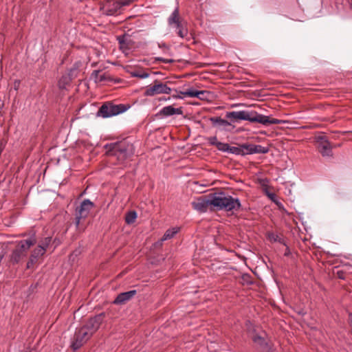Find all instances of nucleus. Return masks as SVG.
<instances>
[{
	"instance_id": "34",
	"label": "nucleus",
	"mask_w": 352,
	"mask_h": 352,
	"mask_svg": "<svg viewBox=\"0 0 352 352\" xmlns=\"http://www.w3.org/2000/svg\"><path fill=\"white\" fill-rule=\"evenodd\" d=\"M253 341L260 345L263 344V343L265 342V340H263V338L259 336H255L253 338Z\"/></svg>"
},
{
	"instance_id": "12",
	"label": "nucleus",
	"mask_w": 352,
	"mask_h": 352,
	"mask_svg": "<svg viewBox=\"0 0 352 352\" xmlns=\"http://www.w3.org/2000/svg\"><path fill=\"white\" fill-rule=\"evenodd\" d=\"M242 148L245 149L246 154L253 153H267L269 148L261 145L256 144H243Z\"/></svg>"
},
{
	"instance_id": "9",
	"label": "nucleus",
	"mask_w": 352,
	"mask_h": 352,
	"mask_svg": "<svg viewBox=\"0 0 352 352\" xmlns=\"http://www.w3.org/2000/svg\"><path fill=\"white\" fill-rule=\"evenodd\" d=\"M113 151L118 158H126L133 153V146L126 142H121L113 146Z\"/></svg>"
},
{
	"instance_id": "38",
	"label": "nucleus",
	"mask_w": 352,
	"mask_h": 352,
	"mask_svg": "<svg viewBox=\"0 0 352 352\" xmlns=\"http://www.w3.org/2000/svg\"><path fill=\"white\" fill-rule=\"evenodd\" d=\"M98 74H99V71H94V72H93V74H95V75H96V76Z\"/></svg>"
},
{
	"instance_id": "31",
	"label": "nucleus",
	"mask_w": 352,
	"mask_h": 352,
	"mask_svg": "<svg viewBox=\"0 0 352 352\" xmlns=\"http://www.w3.org/2000/svg\"><path fill=\"white\" fill-rule=\"evenodd\" d=\"M229 146L230 145L227 143H223V142H219L217 148H218L219 151L228 153Z\"/></svg>"
},
{
	"instance_id": "1",
	"label": "nucleus",
	"mask_w": 352,
	"mask_h": 352,
	"mask_svg": "<svg viewBox=\"0 0 352 352\" xmlns=\"http://www.w3.org/2000/svg\"><path fill=\"white\" fill-rule=\"evenodd\" d=\"M212 206L219 210L233 211L239 210L241 201L225 192H217L211 194Z\"/></svg>"
},
{
	"instance_id": "13",
	"label": "nucleus",
	"mask_w": 352,
	"mask_h": 352,
	"mask_svg": "<svg viewBox=\"0 0 352 352\" xmlns=\"http://www.w3.org/2000/svg\"><path fill=\"white\" fill-rule=\"evenodd\" d=\"M183 113L182 108H175L171 105L163 107L158 113L162 117H168L173 115H182Z\"/></svg>"
},
{
	"instance_id": "3",
	"label": "nucleus",
	"mask_w": 352,
	"mask_h": 352,
	"mask_svg": "<svg viewBox=\"0 0 352 352\" xmlns=\"http://www.w3.org/2000/svg\"><path fill=\"white\" fill-rule=\"evenodd\" d=\"M129 107L123 104H115L111 102L103 104L97 112V116L104 118H110L125 112Z\"/></svg>"
},
{
	"instance_id": "40",
	"label": "nucleus",
	"mask_w": 352,
	"mask_h": 352,
	"mask_svg": "<svg viewBox=\"0 0 352 352\" xmlns=\"http://www.w3.org/2000/svg\"><path fill=\"white\" fill-rule=\"evenodd\" d=\"M119 43L121 45H122V41L120 38H119Z\"/></svg>"
},
{
	"instance_id": "10",
	"label": "nucleus",
	"mask_w": 352,
	"mask_h": 352,
	"mask_svg": "<svg viewBox=\"0 0 352 352\" xmlns=\"http://www.w3.org/2000/svg\"><path fill=\"white\" fill-rule=\"evenodd\" d=\"M191 204L193 208L199 212H206L208 210V207L212 206L211 194L210 195L209 198L201 196L195 199Z\"/></svg>"
},
{
	"instance_id": "43",
	"label": "nucleus",
	"mask_w": 352,
	"mask_h": 352,
	"mask_svg": "<svg viewBox=\"0 0 352 352\" xmlns=\"http://www.w3.org/2000/svg\"><path fill=\"white\" fill-rule=\"evenodd\" d=\"M274 194L270 195V197L271 198H272V197H274Z\"/></svg>"
},
{
	"instance_id": "32",
	"label": "nucleus",
	"mask_w": 352,
	"mask_h": 352,
	"mask_svg": "<svg viewBox=\"0 0 352 352\" xmlns=\"http://www.w3.org/2000/svg\"><path fill=\"white\" fill-rule=\"evenodd\" d=\"M77 74H78V66L74 65V67L69 69L67 76H69V77H71L72 79H73L74 78H75L77 76Z\"/></svg>"
},
{
	"instance_id": "7",
	"label": "nucleus",
	"mask_w": 352,
	"mask_h": 352,
	"mask_svg": "<svg viewBox=\"0 0 352 352\" xmlns=\"http://www.w3.org/2000/svg\"><path fill=\"white\" fill-rule=\"evenodd\" d=\"M315 142L318 150L323 157H331L333 155L332 146L326 136H316Z\"/></svg>"
},
{
	"instance_id": "5",
	"label": "nucleus",
	"mask_w": 352,
	"mask_h": 352,
	"mask_svg": "<svg viewBox=\"0 0 352 352\" xmlns=\"http://www.w3.org/2000/svg\"><path fill=\"white\" fill-rule=\"evenodd\" d=\"M91 337V332H89L87 328H80L78 329L74 336L71 347L74 351L80 349Z\"/></svg>"
},
{
	"instance_id": "23",
	"label": "nucleus",
	"mask_w": 352,
	"mask_h": 352,
	"mask_svg": "<svg viewBox=\"0 0 352 352\" xmlns=\"http://www.w3.org/2000/svg\"><path fill=\"white\" fill-rule=\"evenodd\" d=\"M45 253V249L38 245V246L32 252L30 256L38 261V259L44 255Z\"/></svg>"
},
{
	"instance_id": "18",
	"label": "nucleus",
	"mask_w": 352,
	"mask_h": 352,
	"mask_svg": "<svg viewBox=\"0 0 352 352\" xmlns=\"http://www.w3.org/2000/svg\"><path fill=\"white\" fill-rule=\"evenodd\" d=\"M287 122H288V121H287V120H278V119H276V118L270 119L268 116L260 113L258 123L267 126L270 124H284V123H287Z\"/></svg>"
},
{
	"instance_id": "36",
	"label": "nucleus",
	"mask_w": 352,
	"mask_h": 352,
	"mask_svg": "<svg viewBox=\"0 0 352 352\" xmlns=\"http://www.w3.org/2000/svg\"><path fill=\"white\" fill-rule=\"evenodd\" d=\"M156 60H159V61H162L165 63H171L173 62V59H166V58H157Z\"/></svg>"
},
{
	"instance_id": "27",
	"label": "nucleus",
	"mask_w": 352,
	"mask_h": 352,
	"mask_svg": "<svg viewBox=\"0 0 352 352\" xmlns=\"http://www.w3.org/2000/svg\"><path fill=\"white\" fill-rule=\"evenodd\" d=\"M267 237H268L269 240L272 242H279L280 243H283V239L280 236H279L278 234H276L274 232L268 233Z\"/></svg>"
},
{
	"instance_id": "21",
	"label": "nucleus",
	"mask_w": 352,
	"mask_h": 352,
	"mask_svg": "<svg viewBox=\"0 0 352 352\" xmlns=\"http://www.w3.org/2000/svg\"><path fill=\"white\" fill-rule=\"evenodd\" d=\"M180 21L179 8L177 7L168 18V23L169 26H173L174 23Z\"/></svg>"
},
{
	"instance_id": "24",
	"label": "nucleus",
	"mask_w": 352,
	"mask_h": 352,
	"mask_svg": "<svg viewBox=\"0 0 352 352\" xmlns=\"http://www.w3.org/2000/svg\"><path fill=\"white\" fill-rule=\"evenodd\" d=\"M137 218V213L135 211H130L126 213L125 221L127 224L133 223Z\"/></svg>"
},
{
	"instance_id": "28",
	"label": "nucleus",
	"mask_w": 352,
	"mask_h": 352,
	"mask_svg": "<svg viewBox=\"0 0 352 352\" xmlns=\"http://www.w3.org/2000/svg\"><path fill=\"white\" fill-rule=\"evenodd\" d=\"M244 148H242V146L241 147H236V146H229L228 151V153L235 154V155H240L243 153Z\"/></svg>"
},
{
	"instance_id": "41",
	"label": "nucleus",
	"mask_w": 352,
	"mask_h": 352,
	"mask_svg": "<svg viewBox=\"0 0 352 352\" xmlns=\"http://www.w3.org/2000/svg\"><path fill=\"white\" fill-rule=\"evenodd\" d=\"M103 79H104V78L102 76H100L99 80H100V81H102V80H103Z\"/></svg>"
},
{
	"instance_id": "16",
	"label": "nucleus",
	"mask_w": 352,
	"mask_h": 352,
	"mask_svg": "<svg viewBox=\"0 0 352 352\" xmlns=\"http://www.w3.org/2000/svg\"><path fill=\"white\" fill-rule=\"evenodd\" d=\"M135 294V290H131L121 293L116 297L113 302L117 305L123 304L133 298Z\"/></svg>"
},
{
	"instance_id": "8",
	"label": "nucleus",
	"mask_w": 352,
	"mask_h": 352,
	"mask_svg": "<svg viewBox=\"0 0 352 352\" xmlns=\"http://www.w3.org/2000/svg\"><path fill=\"white\" fill-rule=\"evenodd\" d=\"M94 207V204L89 199H85L80 204V206L76 210V224L78 226L80 219L86 218L91 208Z\"/></svg>"
},
{
	"instance_id": "14",
	"label": "nucleus",
	"mask_w": 352,
	"mask_h": 352,
	"mask_svg": "<svg viewBox=\"0 0 352 352\" xmlns=\"http://www.w3.org/2000/svg\"><path fill=\"white\" fill-rule=\"evenodd\" d=\"M212 124L214 126H218L221 129L223 130H230V128L231 127L233 129L234 126H232L230 122H229L228 120H224L220 117H213L210 119Z\"/></svg>"
},
{
	"instance_id": "39",
	"label": "nucleus",
	"mask_w": 352,
	"mask_h": 352,
	"mask_svg": "<svg viewBox=\"0 0 352 352\" xmlns=\"http://www.w3.org/2000/svg\"><path fill=\"white\" fill-rule=\"evenodd\" d=\"M204 96L205 95H199V97H197V98L202 100V99H204Z\"/></svg>"
},
{
	"instance_id": "30",
	"label": "nucleus",
	"mask_w": 352,
	"mask_h": 352,
	"mask_svg": "<svg viewBox=\"0 0 352 352\" xmlns=\"http://www.w3.org/2000/svg\"><path fill=\"white\" fill-rule=\"evenodd\" d=\"M226 118L233 120H239L238 111H230L226 113Z\"/></svg>"
},
{
	"instance_id": "11",
	"label": "nucleus",
	"mask_w": 352,
	"mask_h": 352,
	"mask_svg": "<svg viewBox=\"0 0 352 352\" xmlns=\"http://www.w3.org/2000/svg\"><path fill=\"white\" fill-rule=\"evenodd\" d=\"M260 113L256 111H238L239 120H247L250 122H258Z\"/></svg>"
},
{
	"instance_id": "15",
	"label": "nucleus",
	"mask_w": 352,
	"mask_h": 352,
	"mask_svg": "<svg viewBox=\"0 0 352 352\" xmlns=\"http://www.w3.org/2000/svg\"><path fill=\"white\" fill-rule=\"evenodd\" d=\"M102 317L98 315L94 318H91L86 325L83 326L82 328H87L89 332H91V336L93 333L99 328L100 324L101 323Z\"/></svg>"
},
{
	"instance_id": "26",
	"label": "nucleus",
	"mask_w": 352,
	"mask_h": 352,
	"mask_svg": "<svg viewBox=\"0 0 352 352\" xmlns=\"http://www.w3.org/2000/svg\"><path fill=\"white\" fill-rule=\"evenodd\" d=\"M72 79L67 75L63 76L58 81L59 87L63 89L65 85L69 84Z\"/></svg>"
},
{
	"instance_id": "17",
	"label": "nucleus",
	"mask_w": 352,
	"mask_h": 352,
	"mask_svg": "<svg viewBox=\"0 0 352 352\" xmlns=\"http://www.w3.org/2000/svg\"><path fill=\"white\" fill-rule=\"evenodd\" d=\"M179 94L182 96H173L175 98H180L182 99L184 97H190V98H197L199 97V95H205L206 94V91H198L196 89H194L192 88H190L186 91H180Z\"/></svg>"
},
{
	"instance_id": "35",
	"label": "nucleus",
	"mask_w": 352,
	"mask_h": 352,
	"mask_svg": "<svg viewBox=\"0 0 352 352\" xmlns=\"http://www.w3.org/2000/svg\"><path fill=\"white\" fill-rule=\"evenodd\" d=\"M36 262H37V260L30 256L29 261L27 263V268L32 267Z\"/></svg>"
},
{
	"instance_id": "19",
	"label": "nucleus",
	"mask_w": 352,
	"mask_h": 352,
	"mask_svg": "<svg viewBox=\"0 0 352 352\" xmlns=\"http://www.w3.org/2000/svg\"><path fill=\"white\" fill-rule=\"evenodd\" d=\"M172 27L175 29L177 34L180 38H184L188 36V29L185 23L182 21L174 23Z\"/></svg>"
},
{
	"instance_id": "6",
	"label": "nucleus",
	"mask_w": 352,
	"mask_h": 352,
	"mask_svg": "<svg viewBox=\"0 0 352 352\" xmlns=\"http://www.w3.org/2000/svg\"><path fill=\"white\" fill-rule=\"evenodd\" d=\"M171 91V88L168 87L166 83L155 80L154 85L146 89L144 96H153L157 94H170Z\"/></svg>"
},
{
	"instance_id": "44",
	"label": "nucleus",
	"mask_w": 352,
	"mask_h": 352,
	"mask_svg": "<svg viewBox=\"0 0 352 352\" xmlns=\"http://www.w3.org/2000/svg\"><path fill=\"white\" fill-rule=\"evenodd\" d=\"M240 104H234V107H237V106H239Z\"/></svg>"
},
{
	"instance_id": "20",
	"label": "nucleus",
	"mask_w": 352,
	"mask_h": 352,
	"mask_svg": "<svg viewBox=\"0 0 352 352\" xmlns=\"http://www.w3.org/2000/svg\"><path fill=\"white\" fill-rule=\"evenodd\" d=\"M172 27L175 29L177 34L180 38H184L188 36V29L185 23L182 21L174 23Z\"/></svg>"
},
{
	"instance_id": "29",
	"label": "nucleus",
	"mask_w": 352,
	"mask_h": 352,
	"mask_svg": "<svg viewBox=\"0 0 352 352\" xmlns=\"http://www.w3.org/2000/svg\"><path fill=\"white\" fill-rule=\"evenodd\" d=\"M133 77H137L139 78H146L149 76L148 73L144 71H135L131 73Z\"/></svg>"
},
{
	"instance_id": "25",
	"label": "nucleus",
	"mask_w": 352,
	"mask_h": 352,
	"mask_svg": "<svg viewBox=\"0 0 352 352\" xmlns=\"http://www.w3.org/2000/svg\"><path fill=\"white\" fill-rule=\"evenodd\" d=\"M52 243V238L51 236H47L41 240L38 245L43 247L45 249V252H46L47 249L49 248Z\"/></svg>"
},
{
	"instance_id": "22",
	"label": "nucleus",
	"mask_w": 352,
	"mask_h": 352,
	"mask_svg": "<svg viewBox=\"0 0 352 352\" xmlns=\"http://www.w3.org/2000/svg\"><path fill=\"white\" fill-rule=\"evenodd\" d=\"M179 230V228L175 227L166 231L162 238V241H166L172 239Z\"/></svg>"
},
{
	"instance_id": "37",
	"label": "nucleus",
	"mask_w": 352,
	"mask_h": 352,
	"mask_svg": "<svg viewBox=\"0 0 352 352\" xmlns=\"http://www.w3.org/2000/svg\"><path fill=\"white\" fill-rule=\"evenodd\" d=\"M53 243H54V244H55V246H54V248H53L52 252L55 250V248H56L58 245H60V241L58 239L55 238V239L53 240Z\"/></svg>"
},
{
	"instance_id": "2",
	"label": "nucleus",
	"mask_w": 352,
	"mask_h": 352,
	"mask_svg": "<svg viewBox=\"0 0 352 352\" xmlns=\"http://www.w3.org/2000/svg\"><path fill=\"white\" fill-rule=\"evenodd\" d=\"M36 242V240L34 236L19 241L17 246L10 254V263L13 265L19 263L26 256L28 250L31 246L34 245Z\"/></svg>"
},
{
	"instance_id": "4",
	"label": "nucleus",
	"mask_w": 352,
	"mask_h": 352,
	"mask_svg": "<svg viewBox=\"0 0 352 352\" xmlns=\"http://www.w3.org/2000/svg\"><path fill=\"white\" fill-rule=\"evenodd\" d=\"M135 0H106L101 10L103 14L107 15H114L123 7L129 6Z\"/></svg>"
},
{
	"instance_id": "33",
	"label": "nucleus",
	"mask_w": 352,
	"mask_h": 352,
	"mask_svg": "<svg viewBox=\"0 0 352 352\" xmlns=\"http://www.w3.org/2000/svg\"><path fill=\"white\" fill-rule=\"evenodd\" d=\"M208 143L211 145L217 146L219 144V141L217 140V138L216 136H211L208 138Z\"/></svg>"
},
{
	"instance_id": "42",
	"label": "nucleus",
	"mask_w": 352,
	"mask_h": 352,
	"mask_svg": "<svg viewBox=\"0 0 352 352\" xmlns=\"http://www.w3.org/2000/svg\"><path fill=\"white\" fill-rule=\"evenodd\" d=\"M350 6L352 8V0H350Z\"/></svg>"
}]
</instances>
